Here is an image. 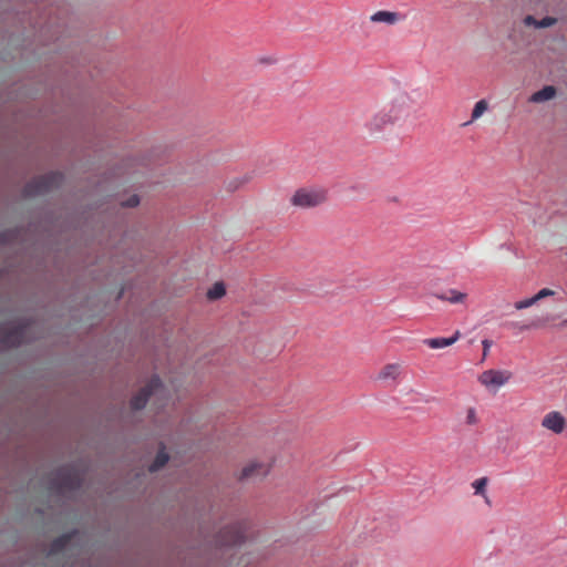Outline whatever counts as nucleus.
<instances>
[{"mask_svg": "<svg viewBox=\"0 0 567 567\" xmlns=\"http://www.w3.org/2000/svg\"><path fill=\"white\" fill-rule=\"evenodd\" d=\"M410 96L401 93L373 112L364 122L363 128L371 138H384L394 126L401 125L410 116Z\"/></svg>", "mask_w": 567, "mask_h": 567, "instance_id": "1", "label": "nucleus"}, {"mask_svg": "<svg viewBox=\"0 0 567 567\" xmlns=\"http://www.w3.org/2000/svg\"><path fill=\"white\" fill-rule=\"evenodd\" d=\"M82 476L80 472L70 466L56 470L53 474L51 488L59 494L74 492L80 488Z\"/></svg>", "mask_w": 567, "mask_h": 567, "instance_id": "4", "label": "nucleus"}, {"mask_svg": "<svg viewBox=\"0 0 567 567\" xmlns=\"http://www.w3.org/2000/svg\"><path fill=\"white\" fill-rule=\"evenodd\" d=\"M536 302H537V299H536L535 296H533L530 298L516 301L514 303V307H515L516 310H523V309H526V308H529V307L534 306Z\"/></svg>", "mask_w": 567, "mask_h": 567, "instance_id": "22", "label": "nucleus"}, {"mask_svg": "<svg viewBox=\"0 0 567 567\" xmlns=\"http://www.w3.org/2000/svg\"><path fill=\"white\" fill-rule=\"evenodd\" d=\"M487 484H488V478L485 476L477 478L472 483L474 494L484 497L486 502H488V496L486 494Z\"/></svg>", "mask_w": 567, "mask_h": 567, "instance_id": "17", "label": "nucleus"}, {"mask_svg": "<svg viewBox=\"0 0 567 567\" xmlns=\"http://www.w3.org/2000/svg\"><path fill=\"white\" fill-rule=\"evenodd\" d=\"M482 344H483V357L485 358L489 351V348L492 346V342L489 340H483L482 341Z\"/></svg>", "mask_w": 567, "mask_h": 567, "instance_id": "27", "label": "nucleus"}, {"mask_svg": "<svg viewBox=\"0 0 567 567\" xmlns=\"http://www.w3.org/2000/svg\"><path fill=\"white\" fill-rule=\"evenodd\" d=\"M555 295V291L549 289V288H544V289H540L536 295V299L537 301L544 299V298H547V297H551Z\"/></svg>", "mask_w": 567, "mask_h": 567, "instance_id": "25", "label": "nucleus"}, {"mask_svg": "<svg viewBox=\"0 0 567 567\" xmlns=\"http://www.w3.org/2000/svg\"><path fill=\"white\" fill-rule=\"evenodd\" d=\"M404 16L395 11L380 10L370 16V21L373 23H385L388 25H394L401 22Z\"/></svg>", "mask_w": 567, "mask_h": 567, "instance_id": "12", "label": "nucleus"}, {"mask_svg": "<svg viewBox=\"0 0 567 567\" xmlns=\"http://www.w3.org/2000/svg\"><path fill=\"white\" fill-rule=\"evenodd\" d=\"M63 178V175L59 172H51L45 175L35 177L24 186L23 195L25 197L43 195L61 186Z\"/></svg>", "mask_w": 567, "mask_h": 567, "instance_id": "3", "label": "nucleus"}, {"mask_svg": "<svg viewBox=\"0 0 567 567\" xmlns=\"http://www.w3.org/2000/svg\"><path fill=\"white\" fill-rule=\"evenodd\" d=\"M466 424L468 425H475L478 422V417L476 414V410L474 408H468L466 410V417H465Z\"/></svg>", "mask_w": 567, "mask_h": 567, "instance_id": "23", "label": "nucleus"}, {"mask_svg": "<svg viewBox=\"0 0 567 567\" xmlns=\"http://www.w3.org/2000/svg\"><path fill=\"white\" fill-rule=\"evenodd\" d=\"M249 179H250V178H249L248 176H244V177H241L240 179H239V178H236V179L230 181V182L228 183L227 188H228L229 190H236V189H237L239 186H241L243 184L248 183V182H249Z\"/></svg>", "mask_w": 567, "mask_h": 567, "instance_id": "24", "label": "nucleus"}, {"mask_svg": "<svg viewBox=\"0 0 567 567\" xmlns=\"http://www.w3.org/2000/svg\"><path fill=\"white\" fill-rule=\"evenodd\" d=\"M248 523L238 522L234 525L223 528L217 537L220 546H235L243 543L247 538Z\"/></svg>", "mask_w": 567, "mask_h": 567, "instance_id": "7", "label": "nucleus"}, {"mask_svg": "<svg viewBox=\"0 0 567 567\" xmlns=\"http://www.w3.org/2000/svg\"><path fill=\"white\" fill-rule=\"evenodd\" d=\"M168 462V455L165 452V447L163 446L158 453L156 454V457L154 462L150 465V472H156L159 468H162L166 463Z\"/></svg>", "mask_w": 567, "mask_h": 567, "instance_id": "18", "label": "nucleus"}, {"mask_svg": "<svg viewBox=\"0 0 567 567\" xmlns=\"http://www.w3.org/2000/svg\"><path fill=\"white\" fill-rule=\"evenodd\" d=\"M460 338V331H456L451 338H430L423 340V343L431 349H442L454 344Z\"/></svg>", "mask_w": 567, "mask_h": 567, "instance_id": "13", "label": "nucleus"}, {"mask_svg": "<svg viewBox=\"0 0 567 567\" xmlns=\"http://www.w3.org/2000/svg\"><path fill=\"white\" fill-rule=\"evenodd\" d=\"M555 22H556V19L550 18V17H546V18L542 19L540 21H537L532 16H527L525 18V23L527 25H532L533 24V25H535L537 28H547V27L553 25Z\"/></svg>", "mask_w": 567, "mask_h": 567, "instance_id": "19", "label": "nucleus"}, {"mask_svg": "<svg viewBox=\"0 0 567 567\" xmlns=\"http://www.w3.org/2000/svg\"><path fill=\"white\" fill-rule=\"evenodd\" d=\"M436 298L442 301H447L452 305H457L464 303L467 299V295L455 289H449L442 293H437Z\"/></svg>", "mask_w": 567, "mask_h": 567, "instance_id": "14", "label": "nucleus"}, {"mask_svg": "<svg viewBox=\"0 0 567 567\" xmlns=\"http://www.w3.org/2000/svg\"><path fill=\"white\" fill-rule=\"evenodd\" d=\"M403 374V365L399 362L386 363L378 372L375 379L385 385H395Z\"/></svg>", "mask_w": 567, "mask_h": 567, "instance_id": "10", "label": "nucleus"}, {"mask_svg": "<svg viewBox=\"0 0 567 567\" xmlns=\"http://www.w3.org/2000/svg\"><path fill=\"white\" fill-rule=\"evenodd\" d=\"M140 204V198L137 195H132L126 202L122 203L123 206L126 207H135Z\"/></svg>", "mask_w": 567, "mask_h": 567, "instance_id": "26", "label": "nucleus"}, {"mask_svg": "<svg viewBox=\"0 0 567 567\" xmlns=\"http://www.w3.org/2000/svg\"><path fill=\"white\" fill-rule=\"evenodd\" d=\"M513 373L508 370L489 369L483 371L477 380L488 391L496 392L512 379Z\"/></svg>", "mask_w": 567, "mask_h": 567, "instance_id": "8", "label": "nucleus"}, {"mask_svg": "<svg viewBox=\"0 0 567 567\" xmlns=\"http://www.w3.org/2000/svg\"><path fill=\"white\" fill-rule=\"evenodd\" d=\"M566 419L558 411H550L542 419V426L554 434H561L566 429Z\"/></svg>", "mask_w": 567, "mask_h": 567, "instance_id": "11", "label": "nucleus"}, {"mask_svg": "<svg viewBox=\"0 0 567 567\" xmlns=\"http://www.w3.org/2000/svg\"><path fill=\"white\" fill-rule=\"evenodd\" d=\"M32 330V323H19L10 329L0 331V344L4 348H16L29 341V333Z\"/></svg>", "mask_w": 567, "mask_h": 567, "instance_id": "6", "label": "nucleus"}, {"mask_svg": "<svg viewBox=\"0 0 567 567\" xmlns=\"http://www.w3.org/2000/svg\"><path fill=\"white\" fill-rule=\"evenodd\" d=\"M225 293H226V288H225L224 284L216 282V284H214V286L212 288L208 289L207 298L209 300H217V299L221 298L223 296H225Z\"/></svg>", "mask_w": 567, "mask_h": 567, "instance_id": "20", "label": "nucleus"}, {"mask_svg": "<svg viewBox=\"0 0 567 567\" xmlns=\"http://www.w3.org/2000/svg\"><path fill=\"white\" fill-rule=\"evenodd\" d=\"M556 95V89L551 85H547L543 87L542 90L535 92L530 96V101L535 103H542L548 100H551Z\"/></svg>", "mask_w": 567, "mask_h": 567, "instance_id": "15", "label": "nucleus"}, {"mask_svg": "<svg viewBox=\"0 0 567 567\" xmlns=\"http://www.w3.org/2000/svg\"><path fill=\"white\" fill-rule=\"evenodd\" d=\"M487 110L488 103L486 100H480L476 102L471 114V120L464 123L463 126H467L478 120Z\"/></svg>", "mask_w": 567, "mask_h": 567, "instance_id": "16", "label": "nucleus"}, {"mask_svg": "<svg viewBox=\"0 0 567 567\" xmlns=\"http://www.w3.org/2000/svg\"><path fill=\"white\" fill-rule=\"evenodd\" d=\"M166 392L165 386L157 377H153L147 385L143 388L131 400L132 410H142L150 399L159 400Z\"/></svg>", "mask_w": 567, "mask_h": 567, "instance_id": "5", "label": "nucleus"}, {"mask_svg": "<svg viewBox=\"0 0 567 567\" xmlns=\"http://www.w3.org/2000/svg\"><path fill=\"white\" fill-rule=\"evenodd\" d=\"M271 468V463L254 460L247 463L238 474L240 482H255L266 477Z\"/></svg>", "mask_w": 567, "mask_h": 567, "instance_id": "9", "label": "nucleus"}, {"mask_svg": "<svg viewBox=\"0 0 567 567\" xmlns=\"http://www.w3.org/2000/svg\"><path fill=\"white\" fill-rule=\"evenodd\" d=\"M70 535H63L54 539L51 544V553L62 551L70 542Z\"/></svg>", "mask_w": 567, "mask_h": 567, "instance_id": "21", "label": "nucleus"}, {"mask_svg": "<svg viewBox=\"0 0 567 567\" xmlns=\"http://www.w3.org/2000/svg\"><path fill=\"white\" fill-rule=\"evenodd\" d=\"M328 200V189L321 186H308L297 189L291 198L290 204L295 207L309 209L318 207Z\"/></svg>", "mask_w": 567, "mask_h": 567, "instance_id": "2", "label": "nucleus"}]
</instances>
